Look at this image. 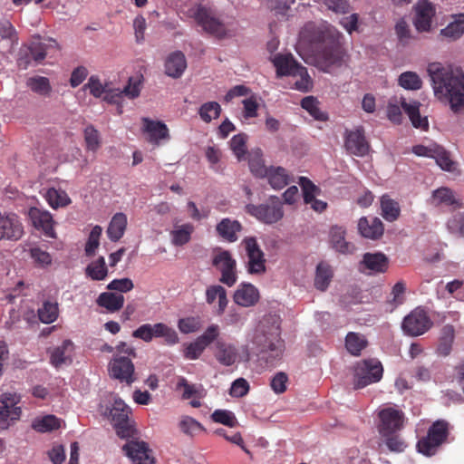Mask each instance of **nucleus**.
Masks as SVG:
<instances>
[{
  "instance_id": "2eb2a0df",
  "label": "nucleus",
  "mask_w": 464,
  "mask_h": 464,
  "mask_svg": "<svg viewBox=\"0 0 464 464\" xmlns=\"http://www.w3.org/2000/svg\"><path fill=\"white\" fill-rule=\"evenodd\" d=\"M344 147L352 155L363 157L368 154L370 145L365 139L363 129L347 130L344 137Z\"/></svg>"
},
{
  "instance_id": "4be33fe9",
  "label": "nucleus",
  "mask_w": 464,
  "mask_h": 464,
  "mask_svg": "<svg viewBox=\"0 0 464 464\" xmlns=\"http://www.w3.org/2000/svg\"><path fill=\"white\" fill-rule=\"evenodd\" d=\"M389 266L388 257L381 253H365L360 262V270L365 272L369 270L370 274L384 273Z\"/></svg>"
},
{
  "instance_id": "f704fd0d",
  "label": "nucleus",
  "mask_w": 464,
  "mask_h": 464,
  "mask_svg": "<svg viewBox=\"0 0 464 464\" xmlns=\"http://www.w3.org/2000/svg\"><path fill=\"white\" fill-rule=\"evenodd\" d=\"M334 276V272L329 264L320 262L316 266L314 286L320 291H325Z\"/></svg>"
},
{
  "instance_id": "b1692460",
  "label": "nucleus",
  "mask_w": 464,
  "mask_h": 464,
  "mask_svg": "<svg viewBox=\"0 0 464 464\" xmlns=\"http://www.w3.org/2000/svg\"><path fill=\"white\" fill-rule=\"evenodd\" d=\"M142 122L143 131L148 133L150 143L159 145L160 140L169 139V129L162 121L143 118Z\"/></svg>"
},
{
  "instance_id": "aec40b11",
  "label": "nucleus",
  "mask_w": 464,
  "mask_h": 464,
  "mask_svg": "<svg viewBox=\"0 0 464 464\" xmlns=\"http://www.w3.org/2000/svg\"><path fill=\"white\" fill-rule=\"evenodd\" d=\"M28 216L32 221L33 226L41 230L45 237L54 238L55 231L53 229V219L52 215L47 210H43L38 208H31Z\"/></svg>"
},
{
  "instance_id": "c85d7f7f",
  "label": "nucleus",
  "mask_w": 464,
  "mask_h": 464,
  "mask_svg": "<svg viewBox=\"0 0 464 464\" xmlns=\"http://www.w3.org/2000/svg\"><path fill=\"white\" fill-rule=\"evenodd\" d=\"M358 229L363 237L371 239H378L384 231L383 224L380 218H372L368 219L366 217L359 219Z\"/></svg>"
},
{
  "instance_id": "f3484780",
  "label": "nucleus",
  "mask_w": 464,
  "mask_h": 464,
  "mask_svg": "<svg viewBox=\"0 0 464 464\" xmlns=\"http://www.w3.org/2000/svg\"><path fill=\"white\" fill-rule=\"evenodd\" d=\"M24 234V227L15 214L0 212V240H18Z\"/></svg>"
},
{
  "instance_id": "37998d69",
  "label": "nucleus",
  "mask_w": 464,
  "mask_h": 464,
  "mask_svg": "<svg viewBox=\"0 0 464 464\" xmlns=\"http://www.w3.org/2000/svg\"><path fill=\"white\" fill-rule=\"evenodd\" d=\"M193 231L194 226L190 223L176 227V228L170 232L172 244L177 246L187 244L189 242Z\"/></svg>"
},
{
  "instance_id": "f257e3e1",
  "label": "nucleus",
  "mask_w": 464,
  "mask_h": 464,
  "mask_svg": "<svg viewBox=\"0 0 464 464\" xmlns=\"http://www.w3.org/2000/svg\"><path fill=\"white\" fill-rule=\"evenodd\" d=\"M435 96L447 102L454 113L464 111V73L462 71L444 67L440 63L428 66Z\"/></svg>"
},
{
  "instance_id": "423d86ee",
  "label": "nucleus",
  "mask_w": 464,
  "mask_h": 464,
  "mask_svg": "<svg viewBox=\"0 0 464 464\" xmlns=\"http://www.w3.org/2000/svg\"><path fill=\"white\" fill-rule=\"evenodd\" d=\"M382 373V365L376 359H367L358 362L354 373V389H362L369 384L378 382Z\"/></svg>"
},
{
  "instance_id": "052dcab7",
  "label": "nucleus",
  "mask_w": 464,
  "mask_h": 464,
  "mask_svg": "<svg viewBox=\"0 0 464 464\" xmlns=\"http://www.w3.org/2000/svg\"><path fill=\"white\" fill-rule=\"evenodd\" d=\"M432 159L444 170L450 171L454 168V162L450 159V153L441 146L438 145Z\"/></svg>"
},
{
  "instance_id": "a878e982",
  "label": "nucleus",
  "mask_w": 464,
  "mask_h": 464,
  "mask_svg": "<svg viewBox=\"0 0 464 464\" xmlns=\"http://www.w3.org/2000/svg\"><path fill=\"white\" fill-rule=\"evenodd\" d=\"M242 228L239 221L228 218H222L216 226L218 235L229 243H234L238 239L237 234Z\"/></svg>"
},
{
  "instance_id": "6e6552de",
  "label": "nucleus",
  "mask_w": 464,
  "mask_h": 464,
  "mask_svg": "<svg viewBox=\"0 0 464 464\" xmlns=\"http://www.w3.org/2000/svg\"><path fill=\"white\" fill-rule=\"evenodd\" d=\"M191 16L202 29L218 38H223L227 34L225 24L216 16L214 12L201 5L191 10Z\"/></svg>"
},
{
  "instance_id": "de8ad7c7",
  "label": "nucleus",
  "mask_w": 464,
  "mask_h": 464,
  "mask_svg": "<svg viewBox=\"0 0 464 464\" xmlns=\"http://www.w3.org/2000/svg\"><path fill=\"white\" fill-rule=\"evenodd\" d=\"M33 428L39 432H47L57 430L61 427V420L54 415H46L41 419L34 420Z\"/></svg>"
},
{
  "instance_id": "393cba45",
  "label": "nucleus",
  "mask_w": 464,
  "mask_h": 464,
  "mask_svg": "<svg viewBox=\"0 0 464 464\" xmlns=\"http://www.w3.org/2000/svg\"><path fill=\"white\" fill-rule=\"evenodd\" d=\"M273 63L276 69L278 77L294 76L298 73L303 66L298 63L292 54H276L273 59Z\"/></svg>"
},
{
  "instance_id": "c03bdc74",
  "label": "nucleus",
  "mask_w": 464,
  "mask_h": 464,
  "mask_svg": "<svg viewBox=\"0 0 464 464\" xmlns=\"http://www.w3.org/2000/svg\"><path fill=\"white\" fill-rule=\"evenodd\" d=\"M301 106L315 120L326 121L328 114L319 108V102L313 96L304 97L301 102Z\"/></svg>"
},
{
  "instance_id": "4d7b16f0",
  "label": "nucleus",
  "mask_w": 464,
  "mask_h": 464,
  "mask_svg": "<svg viewBox=\"0 0 464 464\" xmlns=\"http://www.w3.org/2000/svg\"><path fill=\"white\" fill-rule=\"evenodd\" d=\"M21 412V408L7 409L0 405V429H7L11 421L20 418Z\"/></svg>"
},
{
  "instance_id": "13d9d810",
  "label": "nucleus",
  "mask_w": 464,
  "mask_h": 464,
  "mask_svg": "<svg viewBox=\"0 0 464 464\" xmlns=\"http://www.w3.org/2000/svg\"><path fill=\"white\" fill-rule=\"evenodd\" d=\"M211 419L214 422L221 423L230 428L236 427L237 425V420L235 414L227 410H216L211 414Z\"/></svg>"
},
{
  "instance_id": "774afa93",
  "label": "nucleus",
  "mask_w": 464,
  "mask_h": 464,
  "mask_svg": "<svg viewBox=\"0 0 464 464\" xmlns=\"http://www.w3.org/2000/svg\"><path fill=\"white\" fill-rule=\"evenodd\" d=\"M447 228L451 234L464 237V212L450 218L447 222Z\"/></svg>"
},
{
  "instance_id": "f8f14e48",
  "label": "nucleus",
  "mask_w": 464,
  "mask_h": 464,
  "mask_svg": "<svg viewBox=\"0 0 464 464\" xmlns=\"http://www.w3.org/2000/svg\"><path fill=\"white\" fill-rule=\"evenodd\" d=\"M379 423L377 425L380 436L392 435L403 428L404 413L392 407L382 409L378 412Z\"/></svg>"
},
{
  "instance_id": "5fc2aeb1",
  "label": "nucleus",
  "mask_w": 464,
  "mask_h": 464,
  "mask_svg": "<svg viewBox=\"0 0 464 464\" xmlns=\"http://www.w3.org/2000/svg\"><path fill=\"white\" fill-rule=\"evenodd\" d=\"M433 200L437 205L445 204L447 206L456 205L460 207L458 200L455 198L451 189L448 188H440L433 192Z\"/></svg>"
},
{
  "instance_id": "dca6fc26",
  "label": "nucleus",
  "mask_w": 464,
  "mask_h": 464,
  "mask_svg": "<svg viewBox=\"0 0 464 464\" xmlns=\"http://www.w3.org/2000/svg\"><path fill=\"white\" fill-rule=\"evenodd\" d=\"M212 349L215 359L223 366H232L239 361V352L234 343L219 339Z\"/></svg>"
},
{
  "instance_id": "0eeeda50",
  "label": "nucleus",
  "mask_w": 464,
  "mask_h": 464,
  "mask_svg": "<svg viewBox=\"0 0 464 464\" xmlns=\"http://www.w3.org/2000/svg\"><path fill=\"white\" fill-rule=\"evenodd\" d=\"M130 409L121 399L117 398L114 400L110 411V417L117 435L122 439L130 438L134 432L130 420Z\"/></svg>"
},
{
  "instance_id": "f03ea898",
  "label": "nucleus",
  "mask_w": 464,
  "mask_h": 464,
  "mask_svg": "<svg viewBox=\"0 0 464 464\" xmlns=\"http://www.w3.org/2000/svg\"><path fill=\"white\" fill-rule=\"evenodd\" d=\"M343 38L342 33L336 29L314 32L311 41L320 44L317 57L325 66L341 65L345 55L342 46Z\"/></svg>"
},
{
  "instance_id": "6e6d98bb",
  "label": "nucleus",
  "mask_w": 464,
  "mask_h": 464,
  "mask_svg": "<svg viewBox=\"0 0 464 464\" xmlns=\"http://www.w3.org/2000/svg\"><path fill=\"white\" fill-rule=\"evenodd\" d=\"M72 347V343L70 340H64L61 346L54 348L51 354V363L55 367H59L63 363L66 362V360L70 357L66 354L69 348Z\"/></svg>"
},
{
  "instance_id": "3c124183",
  "label": "nucleus",
  "mask_w": 464,
  "mask_h": 464,
  "mask_svg": "<svg viewBox=\"0 0 464 464\" xmlns=\"http://www.w3.org/2000/svg\"><path fill=\"white\" fill-rule=\"evenodd\" d=\"M220 113L221 107L217 102H205L198 110L201 120L207 123L210 122L213 119H218Z\"/></svg>"
},
{
  "instance_id": "4468645a",
  "label": "nucleus",
  "mask_w": 464,
  "mask_h": 464,
  "mask_svg": "<svg viewBox=\"0 0 464 464\" xmlns=\"http://www.w3.org/2000/svg\"><path fill=\"white\" fill-rule=\"evenodd\" d=\"M28 47L36 63H41L47 55H54L60 51V45L56 40L53 38L42 40L39 35L34 37Z\"/></svg>"
},
{
  "instance_id": "864d4df0",
  "label": "nucleus",
  "mask_w": 464,
  "mask_h": 464,
  "mask_svg": "<svg viewBox=\"0 0 464 464\" xmlns=\"http://www.w3.org/2000/svg\"><path fill=\"white\" fill-rule=\"evenodd\" d=\"M180 430L190 437H193L199 432L205 431L204 427L198 420L189 416H185L179 421Z\"/></svg>"
},
{
  "instance_id": "e2e57ef3",
  "label": "nucleus",
  "mask_w": 464,
  "mask_h": 464,
  "mask_svg": "<svg viewBox=\"0 0 464 464\" xmlns=\"http://www.w3.org/2000/svg\"><path fill=\"white\" fill-rule=\"evenodd\" d=\"M178 328L182 334H191L201 328V321L199 317L188 316L181 318L178 322Z\"/></svg>"
},
{
  "instance_id": "69168bd1",
  "label": "nucleus",
  "mask_w": 464,
  "mask_h": 464,
  "mask_svg": "<svg viewBox=\"0 0 464 464\" xmlns=\"http://www.w3.org/2000/svg\"><path fill=\"white\" fill-rule=\"evenodd\" d=\"M102 229L100 226H95L92 229L87 243L85 245L86 256H92L95 254V251L100 245V237L102 235Z\"/></svg>"
},
{
  "instance_id": "7ed1b4c3",
  "label": "nucleus",
  "mask_w": 464,
  "mask_h": 464,
  "mask_svg": "<svg viewBox=\"0 0 464 464\" xmlns=\"http://www.w3.org/2000/svg\"><path fill=\"white\" fill-rule=\"evenodd\" d=\"M252 343L260 354L271 353L266 358L268 362L278 359L282 354L283 344L278 325H266L262 323L256 329Z\"/></svg>"
},
{
  "instance_id": "9b49d317",
  "label": "nucleus",
  "mask_w": 464,
  "mask_h": 464,
  "mask_svg": "<svg viewBox=\"0 0 464 464\" xmlns=\"http://www.w3.org/2000/svg\"><path fill=\"white\" fill-rule=\"evenodd\" d=\"M109 374L111 378L130 385L136 381L135 367L131 358L114 354L108 365Z\"/></svg>"
},
{
  "instance_id": "a19ab883",
  "label": "nucleus",
  "mask_w": 464,
  "mask_h": 464,
  "mask_svg": "<svg viewBox=\"0 0 464 464\" xmlns=\"http://www.w3.org/2000/svg\"><path fill=\"white\" fill-rule=\"evenodd\" d=\"M45 199L54 209L64 208L72 202L68 194L64 190L56 189L54 188H51L46 191Z\"/></svg>"
},
{
  "instance_id": "39448f33",
  "label": "nucleus",
  "mask_w": 464,
  "mask_h": 464,
  "mask_svg": "<svg viewBox=\"0 0 464 464\" xmlns=\"http://www.w3.org/2000/svg\"><path fill=\"white\" fill-rule=\"evenodd\" d=\"M132 336L145 343H150L153 338H164L167 345H175L179 342L177 332L163 323L154 324H144L132 332Z\"/></svg>"
},
{
  "instance_id": "680f3d73",
  "label": "nucleus",
  "mask_w": 464,
  "mask_h": 464,
  "mask_svg": "<svg viewBox=\"0 0 464 464\" xmlns=\"http://www.w3.org/2000/svg\"><path fill=\"white\" fill-rule=\"evenodd\" d=\"M246 139L247 136L245 133H239L230 140V149L238 160H241L246 153Z\"/></svg>"
},
{
  "instance_id": "6ab92c4d",
  "label": "nucleus",
  "mask_w": 464,
  "mask_h": 464,
  "mask_svg": "<svg viewBox=\"0 0 464 464\" xmlns=\"http://www.w3.org/2000/svg\"><path fill=\"white\" fill-rule=\"evenodd\" d=\"M414 25L419 32H429L436 10L432 3L428 0H419L415 5Z\"/></svg>"
},
{
  "instance_id": "4c0bfd02",
  "label": "nucleus",
  "mask_w": 464,
  "mask_h": 464,
  "mask_svg": "<svg viewBox=\"0 0 464 464\" xmlns=\"http://www.w3.org/2000/svg\"><path fill=\"white\" fill-rule=\"evenodd\" d=\"M176 391L183 392L181 396L183 400H188L192 397L201 399L205 396L204 390L202 389L201 385L197 386L195 384H190L183 376L178 377Z\"/></svg>"
},
{
  "instance_id": "473e14b6",
  "label": "nucleus",
  "mask_w": 464,
  "mask_h": 464,
  "mask_svg": "<svg viewBox=\"0 0 464 464\" xmlns=\"http://www.w3.org/2000/svg\"><path fill=\"white\" fill-rule=\"evenodd\" d=\"M96 303L99 306L105 308L107 311L114 313L123 307L124 296L121 294L104 292L100 294Z\"/></svg>"
},
{
  "instance_id": "c756f323",
  "label": "nucleus",
  "mask_w": 464,
  "mask_h": 464,
  "mask_svg": "<svg viewBox=\"0 0 464 464\" xmlns=\"http://www.w3.org/2000/svg\"><path fill=\"white\" fill-rule=\"evenodd\" d=\"M217 299L218 300V305L216 314L221 315L224 314L228 304L227 291L219 285L208 286L206 290V302L208 304H212Z\"/></svg>"
},
{
  "instance_id": "7c9ffc66",
  "label": "nucleus",
  "mask_w": 464,
  "mask_h": 464,
  "mask_svg": "<svg viewBox=\"0 0 464 464\" xmlns=\"http://www.w3.org/2000/svg\"><path fill=\"white\" fill-rule=\"evenodd\" d=\"M127 224V216L122 212L116 213L112 217L107 228L109 239L112 242L119 241L125 233Z\"/></svg>"
},
{
  "instance_id": "49530a36",
  "label": "nucleus",
  "mask_w": 464,
  "mask_h": 464,
  "mask_svg": "<svg viewBox=\"0 0 464 464\" xmlns=\"http://www.w3.org/2000/svg\"><path fill=\"white\" fill-rule=\"evenodd\" d=\"M26 84L32 92L42 96H48L52 92L49 79L44 76L30 77Z\"/></svg>"
},
{
  "instance_id": "5701e85b",
  "label": "nucleus",
  "mask_w": 464,
  "mask_h": 464,
  "mask_svg": "<svg viewBox=\"0 0 464 464\" xmlns=\"http://www.w3.org/2000/svg\"><path fill=\"white\" fill-rule=\"evenodd\" d=\"M346 230L341 226H333L329 232V242L331 246L337 252L348 255L353 254L355 251L353 244L346 241L345 239Z\"/></svg>"
},
{
  "instance_id": "8fccbe9b",
  "label": "nucleus",
  "mask_w": 464,
  "mask_h": 464,
  "mask_svg": "<svg viewBox=\"0 0 464 464\" xmlns=\"http://www.w3.org/2000/svg\"><path fill=\"white\" fill-rule=\"evenodd\" d=\"M84 141L86 149L92 152L97 151L102 144L101 135L93 125H88L83 130Z\"/></svg>"
},
{
  "instance_id": "09e8293b",
  "label": "nucleus",
  "mask_w": 464,
  "mask_h": 464,
  "mask_svg": "<svg viewBox=\"0 0 464 464\" xmlns=\"http://www.w3.org/2000/svg\"><path fill=\"white\" fill-rule=\"evenodd\" d=\"M436 444H442L448 437V423L444 420L435 421L428 430L426 435Z\"/></svg>"
},
{
  "instance_id": "a211bd4d",
  "label": "nucleus",
  "mask_w": 464,
  "mask_h": 464,
  "mask_svg": "<svg viewBox=\"0 0 464 464\" xmlns=\"http://www.w3.org/2000/svg\"><path fill=\"white\" fill-rule=\"evenodd\" d=\"M122 450L134 464H154L151 450L144 441L130 440L123 446Z\"/></svg>"
},
{
  "instance_id": "338daca9",
  "label": "nucleus",
  "mask_w": 464,
  "mask_h": 464,
  "mask_svg": "<svg viewBox=\"0 0 464 464\" xmlns=\"http://www.w3.org/2000/svg\"><path fill=\"white\" fill-rule=\"evenodd\" d=\"M249 169L252 174L257 178H265L269 168L266 167L261 158V153L257 152L249 159Z\"/></svg>"
},
{
  "instance_id": "9d476101",
  "label": "nucleus",
  "mask_w": 464,
  "mask_h": 464,
  "mask_svg": "<svg viewBox=\"0 0 464 464\" xmlns=\"http://www.w3.org/2000/svg\"><path fill=\"white\" fill-rule=\"evenodd\" d=\"M432 326V321L428 313L421 307L413 309L402 322V330L411 336L425 334Z\"/></svg>"
},
{
  "instance_id": "603ef678",
  "label": "nucleus",
  "mask_w": 464,
  "mask_h": 464,
  "mask_svg": "<svg viewBox=\"0 0 464 464\" xmlns=\"http://www.w3.org/2000/svg\"><path fill=\"white\" fill-rule=\"evenodd\" d=\"M399 85L406 90H420L422 86V81L414 72H402L398 79Z\"/></svg>"
},
{
  "instance_id": "bb28decb",
  "label": "nucleus",
  "mask_w": 464,
  "mask_h": 464,
  "mask_svg": "<svg viewBox=\"0 0 464 464\" xmlns=\"http://www.w3.org/2000/svg\"><path fill=\"white\" fill-rule=\"evenodd\" d=\"M165 73L174 79L181 77L187 68V60L184 53L176 51L169 53L165 60Z\"/></svg>"
},
{
  "instance_id": "0e129e2a",
  "label": "nucleus",
  "mask_w": 464,
  "mask_h": 464,
  "mask_svg": "<svg viewBox=\"0 0 464 464\" xmlns=\"http://www.w3.org/2000/svg\"><path fill=\"white\" fill-rule=\"evenodd\" d=\"M299 184L303 190L304 203L313 201L315 195L320 192V188L315 186L308 178L300 177Z\"/></svg>"
},
{
  "instance_id": "bf43d9fd",
  "label": "nucleus",
  "mask_w": 464,
  "mask_h": 464,
  "mask_svg": "<svg viewBox=\"0 0 464 464\" xmlns=\"http://www.w3.org/2000/svg\"><path fill=\"white\" fill-rule=\"evenodd\" d=\"M381 439L390 451L402 452L406 448V443L399 434V431H395L392 435L381 436Z\"/></svg>"
},
{
  "instance_id": "20e7f679",
  "label": "nucleus",
  "mask_w": 464,
  "mask_h": 464,
  "mask_svg": "<svg viewBox=\"0 0 464 464\" xmlns=\"http://www.w3.org/2000/svg\"><path fill=\"white\" fill-rule=\"evenodd\" d=\"M246 212L263 224L273 225L280 221L285 215L283 202L276 196H272L262 204H247Z\"/></svg>"
},
{
  "instance_id": "72a5a7b5",
  "label": "nucleus",
  "mask_w": 464,
  "mask_h": 464,
  "mask_svg": "<svg viewBox=\"0 0 464 464\" xmlns=\"http://www.w3.org/2000/svg\"><path fill=\"white\" fill-rule=\"evenodd\" d=\"M266 177L274 189H281L290 182V177L286 169L282 167H269Z\"/></svg>"
},
{
  "instance_id": "58836bf2",
  "label": "nucleus",
  "mask_w": 464,
  "mask_h": 464,
  "mask_svg": "<svg viewBox=\"0 0 464 464\" xmlns=\"http://www.w3.org/2000/svg\"><path fill=\"white\" fill-rule=\"evenodd\" d=\"M85 275L94 281L104 280L108 276V268L103 256L91 262L85 268Z\"/></svg>"
},
{
  "instance_id": "e433bc0d",
  "label": "nucleus",
  "mask_w": 464,
  "mask_h": 464,
  "mask_svg": "<svg viewBox=\"0 0 464 464\" xmlns=\"http://www.w3.org/2000/svg\"><path fill=\"white\" fill-rule=\"evenodd\" d=\"M452 21L440 31L441 35L457 40L464 34V14L452 15Z\"/></svg>"
},
{
  "instance_id": "1a4fd4ad",
  "label": "nucleus",
  "mask_w": 464,
  "mask_h": 464,
  "mask_svg": "<svg viewBox=\"0 0 464 464\" xmlns=\"http://www.w3.org/2000/svg\"><path fill=\"white\" fill-rule=\"evenodd\" d=\"M212 265L220 272L219 281L227 285L233 286L237 280V262L228 250L219 248L213 257Z\"/></svg>"
},
{
  "instance_id": "ddd939ff",
  "label": "nucleus",
  "mask_w": 464,
  "mask_h": 464,
  "mask_svg": "<svg viewBox=\"0 0 464 464\" xmlns=\"http://www.w3.org/2000/svg\"><path fill=\"white\" fill-rule=\"evenodd\" d=\"M247 256V272L251 275H262L266 272L265 254L255 237H245L242 241Z\"/></svg>"
},
{
  "instance_id": "cd10ccee",
  "label": "nucleus",
  "mask_w": 464,
  "mask_h": 464,
  "mask_svg": "<svg viewBox=\"0 0 464 464\" xmlns=\"http://www.w3.org/2000/svg\"><path fill=\"white\" fill-rule=\"evenodd\" d=\"M123 95L132 99L138 97L140 95L139 82L132 83L131 79H130L129 84L126 85L123 90L106 89L103 100L111 104H118L121 101Z\"/></svg>"
},
{
  "instance_id": "c9c22d12",
  "label": "nucleus",
  "mask_w": 464,
  "mask_h": 464,
  "mask_svg": "<svg viewBox=\"0 0 464 464\" xmlns=\"http://www.w3.org/2000/svg\"><path fill=\"white\" fill-rule=\"evenodd\" d=\"M455 338L454 327L450 324H446L440 331V336L437 347V353L440 355L447 356L450 353L452 343Z\"/></svg>"
},
{
  "instance_id": "ea45409f",
  "label": "nucleus",
  "mask_w": 464,
  "mask_h": 464,
  "mask_svg": "<svg viewBox=\"0 0 464 464\" xmlns=\"http://www.w3.org/2000/svg\"><path fill=\"white\" fill-rule=\"evenodd\" d=\"M367 344L368 342L362 334L350 332L346 335L345 347L352 355L359 356Z\"/></svg>"
},
{
  "instance_id": "412c9836",
  "label": "nucleus",
  "mask_w": 464,
  "mask_h": 464,
  "mask_svg": "<svg viewBox=\"0 0 464 464\" xmlns=\"http://www.w3.org/2000/svg\"><path fill=\"white\" fill-rule=\"evenodd\" d=\"M260 298L258 289L250 283H241L234 293V302L243 307L254 306Z\"/></svg>"
},
{
  "instance_id": "a18cd8bd",
  "label": "nucleus",
  "mask_w": 464,
  "mask_h": 464,
  "mask_svg": "<svg viewBox=\"0 0 464 464\" xmlns=\"http://www.w3.org/2000/svg\"><path fill=\"white\" fill-rule=\"evenodd\" d=\"M37 314L39 320L44 324H52L56 321L59 315V308L57 303L50 301L44 302L43 305L38 309Z\"/></svg>"
},
{
  "instance_id": "79ce46f5",
  "label": "nucleus",
  "mask_w": 464,
  "mask_h": 464,
  "mask_svg": "<svg viewBox=\"0 0 464 464\" xmlns=\"http://www.w3.org/2000/svg\"><path fill=\"white\" fill-rule=\"evenodd\" d=\"M382 216L387 221H395L401 213V208L395 200L392 199L389 196L384 195L381 198Z\"/></svg>"
},
{
  "instance_id": "2f4dec72",
  "label": "nucleus",
  "mask_w": 464,
  "mask_h": 464,
  "mask_svg": "<svg viewBox=\"0 0 464 464\" xmlns=\"http://www.w3.org/2000/svg\"><path fill=\"white\" fill-rule=\"evenodd\" d=\"M401 106L409 116L412 125L415 128H427L428 121L426 118H421L420 114V102L417 101L407 102L406 99L401 98Z\"/></svg>"
}]
</instances>
